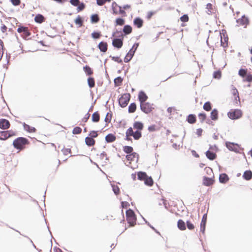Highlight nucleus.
<instances>
[{"label": "nucleus", "instance_id": "27", "mask_svg": "<svg viewBox=\"0 0 252 252\" xmlns=\"http://www.w3.org/2000/svg\"><path fill=\"white\" fill-rule=\"evenodd\" d=\"M132 28L130 25H125L123 28V32L125 34H129L132 32Z\"/></svg>", "mask_w": 252, "mask_h": 252}, {"label": "nucleus", "instance_id": "32", "mask_svg": "<svg viewBox=\"0 0 252 252\" xmlns=\"http://www.w3.org/2000/svg\"><path fill=\"white\" fill-rule=\"evenodd\" d=\"M210 117L214 121H216L218 119V111L217 109H214L212 111Z\"/></svg>", "mask_w": 252, "mask_h": 252}, {"label": "nucleus", "instance_id": "46", "mask_svg": "<svg viewBox=\"0 0 252 252\" xmlns=\"http://www.w3.org/2000/svg\"><path fill=\"white\" fill-rule=\"evenodd\" d=\"M116 25L123 26L125 24V20L122 18H117L115 21Z\"/></svg>", "mask_w": 252, "mask_h": 252}, {"label": "nucleus", "instance_id": "13", "mask_svg": "<svg viewBox=\"0 0 252 252\" xmlns=\"http://www.w3.org/2000/svg\"><path fill=\"white\" fill-rule=\"evenodd\" d=\"M139 155L135 152L126 155V158L131 163L132 161L137 162L138 160Z\"/></svg>", "mask_w": 252, "mask_h": 252}, {"label": "nucleus", "instance_id": "3", "mask_svg": "<svg viewBox=\"0 0 252 252\" xmlns=\"http://www.w3.org/2000/svg\"><path fill=\"white\" fill-rule=\"evenodd\" d=\"M238 74L243 78V82H252V73L249 72L247 69H240Z\"/></svg>", "mask_w": 252, "mask_h": 252}, {"label": "nucleus", "instance_id": "36", "mask_svg": "<svg viewBox=\"0 0 252 252\" xmlns=\"http://www.w3.org/2000/svg\"><path fill=\"white\" fill-rule=\"evenodd\" d=\"M123 151L125 153H126V154H130L133 152V149L132 147L131 146H125L124 147H123Z\"/></svg>", "mask_w": 252, "mask_h": 252}, {"label": "nucleus", "instance_id": "63", "mask_svg": "<svg viewBox=\"0 0 252 252\" xmlns=\"http://www.w3.org/2000/svg\"><path fill=\"white\" fill-rule=\"evenodd\" d=\"M78 6L77 11L78 12L83 10L85 8V4L83 3H79Z\"/></svg>", "mask_w": 252, "mask_h": 252}, {"label": "nucleus", "instance_id": "22", "mask_svg": "<svg viewBox=\"0 0 252 252\" xmlns=\"http://www.w3.org/2000/svg\"><path fill=\"white\" fill-rule=\"evenodd\" d=\"M133 24L138 28H140L143 25V21L140 18H136L134 19Z\"/></svg>", "mask_w": 252, "mask_h": 252}, {"label": "nucleus", "instance_id": "7", "mask_svg": "<svg viewBox=\"0 0 252 252\" xmlns=\"http://www.w3.org/2000/svg\"><path fill=\"white\" fill-rule=\"evenodd\" d=\"M228 117L232 120H236L240 118L242 116V112L239 109H231L228 113Z\"/></svg>", "mask_w": 252, "mask_h": 252}, {"label": "nucleus", "instance_id": "2", "mask_svg": "<svg viewBox=\"0 0 252 252\" xmlns=\"http://www.w3.org/2000/svg\"><path fill=\"white\" fill-rule=\"evenodd\" d=\"M138 179L143 181L145 185L148 186H152L154 181L151 177H149L145 172H139L137 173Z\"/></svg>", "mask_w": 252, "mask_h": 252}, {"label": "nucleus", "instance_id": "15", "mask_svg": "<svg viewBox=\"0 0 252 252\" xmlns=\"http://www.w3.org/2000/svg\"><path fill=\"white\" fill-rule=\"evenodd\" d=\"M10 124L9 122L6 119H0V128L3 129H8L10 127Z\"/></svg>", "mask_w": 252, "mask_h": 252}, {"label": "nucleus", "instance_id": "37", "mask_svg": "<svg viewBox=\"0 0 252 252\" xmlns=\"http://www.w3.org/2000/svg\"><path fill=\"white\" fill-rule=\"evenodd\" d=\"M24 127L26 130L29 132H34L36 130V129L34 127L31 126L27 124L24 125Z\"/></svg>", "mask_w": 252, "mask_h": 252}, {"label": "nucleus", "instance_id": "26", "mask_svg": "<svg viewBox=\"0 0 252 252\" xmlns=\"http://www.w3.org/2000/svg\"><path fill=\"white\" fill-rule=\"evenodd\" d=\"M116 139V136L113 134H108L105 137V140L108 143H111L115 141Z\"/></svg>", "mask_w": 252, "mask_h": 252}, {"label": "nucleus", "instance_id": "56", "mask_svg": "<svg viewBox=\"0 0 252 252\" xmlns=\"http://www.w3.org/2000/svg\"><path fill=\"white\" fill-rule=\"evenodd\" d=\"M206 9L208 10V11L212 13L213 10V6L211 3H208L206 5Z\"/></svg>", "mask_w": 252, "mask_h": 252}, {"label": "nucleus", "instance_id": "29", "mask_svg": "<svg viewBox=\"0 0 252 252\" xmlns=\"http://www.w3.org/2000/svg\"><path fill=\"white\" fill-rule=\"evenodd\" d=\"M206 156L210 160H214L216 159L217 155L215 153L210 151H207L206 153Z\"/></svg>", "mask_w": 252, "mask_h": 252}, {"label": "nucleus", "instance_id": "6", "mask_svg": "<svg viewBox=\"0 0 252 252\" xmlns=\"http://www.w3.org/2000/svg\"><path fill=\"white\" fill-rule=\"evenodd\" d=\"M130 94L129 93H126L122 95L119 99V103L122 107H125L127 106L130 98Z\"/></svg>", "mask_w": 252, "mask_h": 252}, {"label": "nucleus", "instance_id": "55", "mask_svg": "<svg viewBox=\"0 0 252 252\" xmlns=\"http://www.w3.org/2000/svg\"><path fill=\"white\" fill-rule=\"evenodd\" d=\"M226 145L227 148L230 150H233L234 147H235V145L233 143L230 142L226 143Z\"/></svg>", "mask_w": 252, "mask_h": 252}, {"label": "nucleus", "instance_id": "25", "mask_svg": "<svg viewBox=\"0 0 252 252\" xmlns=\"http://www.w3.org/2000/svg\"><path fill=\"white\" fill-rule=\"evenodd\" d=\"M100 120V115L98 111L93 113L92 116V120L94 123H97Z\"/></svg>", "mask_w": 252, "mask_h": 252}, {"label": "nucleus", "instance_id": "64", "mask_svg": "<svg viewBox=\"0 0 252 252\" xmlns=\"http://www.w3.org/2000/svg\"><path fill=\"white\" fill-rule=\"evenodd\" d=\"M90 117V114L87 113L82 119V122L86 123Z\"/></svg>", "mask_w": 252, "mask_h": 252}, {"label": "nucleus", "instance_id": "52", "mask_svg": "<svg viewBox=\"0 0 252 252\" xmlns=\"http://www.w3.org/2000/svg\"><path fill=\"white\" fill-rule=\"evenodd\" d=\"M113 190L114 192V193L118 195L120 193V189L117 186L113 185L112 186Z\"/></svg>", "mask_w": 252, "mask_h": 252}, {"label": "nucleus", "instance_id": "4", "mask_svg": "<svg viewBox=\"0 0 252 252\" xmlns=\"http://www.w3.org/2000/svg\"><path fill=\"white\" fill-rule=\"evenodd\" d=\"M126 220L130 226H133L136 224V217L134 212L131 209L126 211Z\"/></svg>", "mask_w": 252, "mask_h": 252}, {"label": "nucleus", "instance_id": "48", "mask_svg": "<svg viewBox=\"0 0 252 252\" xmlns=\"http://www.w3.org/2000/svg\"><path fill=\"white\" fill-rule=\"evenodd\" d=\"M199 119H200L201 123L203 122L205 119H206V114L203 113H200L198 115Z\"/></svg>", "mask_w": 252, "mask_h": 252}, {"label": "nucleus", "instance_id": "5", "mask_svg": "<svg viewBox=\"0 0 252 252\" xmlns=\"http://www.w3.org/2000/svg\"><path fill=\"white\" fill-rule=\"evenodd\" d=\"M132 128H133V130H135L134 132H136L138 134V137L140 139L142 137L141 131L144 128L143 123L141 122L135 121L133 123V127Z\"/></svg>", "mask_w": 252, "mask_h": 252}, {"label": "nucleus", "instance_id": "12", "mask_svg": "<svg viewBox=\"0 0 252 252\" xmlns=\"http://www.w3.org/2000/svg\"><path fill=\"white\" fill-rule=\"evenodd\" d=\"M138 46V44H134L132 48L129 50L128 53L126 55L124 58V62L125 63H128L132 58L134 53Z\"/></svg>", "mask_w": 252, "mask_h": 252}, {"label": "nucleus", "instance_id": "49", "mask_svg": "<svg viewBox=\"0 0 252 252\" xmlns=\"http://www.w3.org/2000/svg\"><path fill=\"white\" fill-rule=\"evenodd\" d=\"M111 118H112L111 114L109 113H108L106 114L105 118V122H106V123L107 124L109 123H110L111 120Z\"/></svg>", "mask_w": 252, "mask_h": 252}, {"label": "nucleus", "instance_id": "9", "mask_svg": "<svg viewBox=\"0 0 252 252\" xmlns=\"http://www.w3.org/2000/svg\"><path fill=\"white\" fill-rule=\"evenodd\" d=\"M131 136H132L135 140H138L139 138L138 137V134L134 132L133 128L131 127H129L126 132V138L127 141H131Z\"/></svg>", "mask_w": 252, "mask_h": 252}, {"label": "nucleus", "instance_id": "58", "mask_svg": "<svg viewBox=\"0 0 252 252\" xmlns=\"http://www.w3.org/2000/svg\"><path fill=\"white\" fill-rule=\"evenodd\" d=\"M111 0H96L97 4L99 5H102L107 1L110 2Z\"/></svg>", "mask_w": 252, "mask_h": 252}, {"label": "nucleus", "instance_id": "41", "mask_svg": "<svg viewBox=\"0 0 252 252\" xmlns=\"http://www.w3.org/2000/svg\"><path fill=\"white\" fill-rule=\"evenodd\" d=\"M74 22L75 23L80 27H82L83 25V20L80 16H78Z\"/></svg>", "mask_w": 252, "mask_h": 252}, {"label": "nucleus", "instance_id": "45", "mask_svg": "<svg viewBox=\"0 0 252 252\" xmlns=\"http://www.w3.org/2000/svg\"><path fill=\"white\" fill-rule=\"evenodd\" d=\"M148 129L150 132H154V131L158 130V128L156 125H153L150 126L148 127Z\"/></svg>", "mask_w": 252, "mask_h": 252}, {"label": "nucleus", "instance_id": "40", "mask_svg": "<svg viewBox=\"0 0 252 252\" xmlns=\"http://www.w3.org/2000/svg\"><path fill=\"white\" fill-rule=\"evenodd\" d=\"M123 79L121 77H118L114 79V83L115 86H120L122 85Z\"/></svg>", "mask_w": 252, "mask_h": 252}, {"label": "nucleus", "instance_id": "11", "mask_svg": "<svg viewBox=\"0 0 252 252\" xmlns=\"http://www.w3.org/2000/svg\"><path fill=\"white\" fill-rule=\"evenodd\" d=\"M17 32L21 33V36L23 38H26L31 35V32L28 27L20 26L17 29Z\"/></svg>", "mask_w": 252, "mask_h": 252}, {"label": "nucleus", "instance_id": "18", "mask_svg": "<svg viewBox=\"0 0 252 252\" xmlns=\"http://www.w3.org/2000/svg\"><path fill=\"white\" fill-rule=\"evenodd\" d=\"M207 221V215L204 214L202 217V220L200 223V231L204 233L205 230V225Z\"/></svg>", "mask_w": 252, "mask_h": 252}, {"label": "nucleus", "instance_id": "38", "mask_svg": "<svg viewBox=\"0 0 252 252\" xmlns=\"http://www.w3.org/2000/svg\"><path fill=\"white\" fill-rule=\"evenodd\" d=\"M99 21V17L96 14H93L91 17V21L92 23H96Z\"/></svg>", "mask_w": 252, "mask_h": 252}, {"label": "nucleus", "instance_id": "8", "mask_svg": "<svg viewBox=\"0 0 252 252\" xmlns=\"http://www.w3.org/2000/svg\"><path fill=\"white\" fill-rule=\"evenodd\" d=\"M236 23L238 26H242L244 28H246L250 24V21L249 18L244 15L236 20Z\"/></svg>", "mask_w": 252, "mask_h": 252}, {"label": "nucleus", "instance_id": "23", "mask_svg": "<svg viewBox=\"0 0 252 252\" xmlns=\"http://www.w3.org/2000/svg\"><path fill=\"white\" fill-rule=\"evenodd\" d=\"M243 177L246 180H250L252 178V172L251 170L246 171L243 175Z\"/></svg>", "mask_w": 252, "mask_h": 252}, {"label": "nucleus", "instance_id": "35", "mask_svg": "<svg viewBox=\"0 0 252 252\" xmlns=\"http://www.w3.org/2000/svg\"><path fill=\"white\" fill-rule=\"evenodd\" d=\"M136 104L135 103H131L128 106V112L132 113L135 112L136 110Z\"/></svg>", "mask_w": 252, "mask_h": 252}, {"label": "nucleus", "instance_id": "42", "mask_svg": "<svg viewBox=\"0 0 252 252\" xmlns=\"http://www.w3.org/2000/svg\"><path fill=\"white\" fill-rule=\"evenodd\" d=\"M88 83L91 88L94 87L95 86V81L94 78L92 77H89L88 79Z\"/></svg>", "mask_w": 252, "mask_h": 252}, {"label": "nucleus", "instance_id": "24", "mask_svg": "<svg viewBox=\"0 0 252 252\" xmlns=\"http://www.w3.org/2000/svg\"><path fill=\"white\" fill-rule=\"evenodd\" d=\"M188 122L190 124H194L196 121V118L194 114H189L187 119Z\"/></svg>", "mask_w": 252, "mask_h": 252}, {"label": "nucleus", "instance_id": "60", "mask_svg": "<svg viewBox=\"0 0 252 252\" xmlns=\"http://www.w3.org/2000/svg\"><path fill=\"white\" fill-rule=\"evenodd\" d=\"M122 8H123L122 7L120 6L119 11H118V14H121L123 16L125 17L126 16V12H125V11L124 10L122 9Z\"/></svg>", "mask_w": 252, "mask_h": 252}, {"label": "nucleus", "instance_id": "28", "mask_svg": "<svg viewBox=\"0 0 252 252\" xmlns=\"http://www.w3.org/2000/svg\"><path fill=\"white\" fill-rule=\"evenodd\" d=\"M214 183V180L210 178L204 177L203 178V184L206 186L212 185Z\"/></svg>", "mask_w": 252, "mask_h": 252}, {"label": "nucleus", "instance_id": "19", "mask_svg": "<svg viewBox=\"0 0 252 252\" xmlns=\"http://www.w3.org/2000/svg\"><path fill=\"white\" fill-rule=\"evenodd\" d=\"M107 43L106 42L103 41L100 42L98 45V48L100 50V51L104 53L107 51Z\"/></svg>", "mask_w": 252, "mask_h": 252}, {"label": "nucleus", "instance_id": "59", "mask_svg": "<svg viewBox=\"0 0 252 252\" xmlns=\"http://www.w3.org/2000/svg\"><path fill=\"white\" fill-rule=\"evenodd\" d=\"M156 12L155 11H149L146 15V18L148 20H150L152 17L155 14Z\"/></svg>", "mask_w": 252, "mask_h": 252}, {"label": "nucleus", "instance_id": "61", "mask_svg": "<svg viewBox=\"0 0 252 252\" xmlns=\"http://www.w3.org/2000/svg\"><path fill=\"white\" fill-rule=\"evenodd\" d=\"M10 1L14 6H18L21 3V0H10Z\"/></svg>", "mask_w": 252, "mask_h": 252}, {"label": "nucleus", "instance_id": "43", "mask_svg": "<svg viewBox=\"0 0 252 252\" xmlns=\"http://www.w3.org/2000/svg\"><path fill=\"white\" fill-rule=\"evenodd\" d=\"M203 109L207 111H210L212 109L211 103L209 101L205 102L203 105Z\"/></svg>", "mask_w": 252, "mask_h": 252}, {"label": "nucleus", "instance_id": "44", "mask_svg": "<svg viewBox=\"0 0 252 252\" xmlns=\"http://www.w3.org/2000/svg\"><path fill=\"white\" fill-rule=\"evenodd\" d=\"M82 132V129L81 127L79 126L75 127L72 130V133L73 134H80Z\"/></svg>", "mask_w": 252, "mask_h": 252}, {"label": "nucleus", "instance_id": "30", "mask_svg": "<svg viewBox=\"0 0 252 252\" xmlns=\"http://www.w3.org/2000/svg\"><path fill=\"white\" fill-rule=\"evenodd\" d=\"M119 5H118L115 2H113L112 3V8L113 10V14L115 15L118 14V11L120 8Z\"/></svg>", "mask_w": 252, "mask_h": 252}, {"label": "nucleus", "instance_id": "14", "mask_svg": "<svg viewBox=\"0 0 252 252\" xmlns=\"http://www.w3.org/2000/svg\"><path fill=\"white\" fill-rule=\"evenodd\" d=\"M221 46L223 47H226L228 45V38L226 33H222L220 34Z\"/></svg>", "mask_w": 252, "mask_h": 252}, {"label": "nucleus", "instance_id": "51", "mask_svg": "<svg viewBox=\"0 0 252 252\" xmlns=\"http://www.w3.org/2000/svg\"><path fill=\"white\" fill-rule=\"evenodd\" d=\"M92 37L94 39L99 38L101 36L100 32H94L92 33Z\"/></svg>", "mask_w": 252, "mask_h": 252}, {"label": "nucleus", "instance_id": "31", "mask_svg": "<svg viewBox=\"0 0 252 252\" xmlns=\"http://www.w3.org/2000/svg\"><path fill=\"white\" fill-rule=\"evenodd\" d=\"M34 21L38 23H42L45 21L44 17L41 14H37L34 18Z\"/></svg>", "mask_w": 252, "mask_h": 252}, {"label": "nucleus", "instance_id": "50", "mask_svg": "<svg viewBox=\"0 0 252 252\" xmlns=\"http://www.w3.org/2000/svg\"><path fill=\"white\" fill-rule=\"evenodd\" d=\"M89 136L90 137H92V138L94 139V138L97 137V136H98L97 131H94V130L91 131L90 132V133L89 134Z\"/></svg>", "mask_w": 252, "mask_h": 252}, {"label": "nucleus", "instance_id": "1", "mask_svg": "<svg viewBox=\"0 0 252 252\" xmlns=\"http://www.w3.org/2000/svg\"><path fill=\"white\" fill-rule=\"evenodd\" d=\"M29 144L30 142L28 139L22 137L17 138L13 142L14 147L19 151L24 150L26 148V145Z\"/></svg>", "mask_w": 252, "mask_h": 252}, {"label": "nucleus", "instance_id": "34", "mask_svg": "<svg viewBox=\"0 0 252 252\" xmlns=\"http://www.w3.org/2000/svg\"><path fill=\"white\" fill-rule=\"evenodd\" d=\"M10 137V135L8 134L7 131H3L0 132V140H6Z\"/></svg>", "mask_w": 252, "mask_h": 252}, {"label": "nucleus", "instance_id": "62", "mask_svg": "<svg viewBox=\"0 0 252 252\" xmlns=\"http://www.w3.org/2000/svg\"><path fill=\"white\" fill-rule=\"evenodd\" d=\"M71 4L74 6H78L80 3L79 0H70Z\"/></svg>", "mask_w": 252, "mask_h": 252}, {"label": "nucleus", "instance_id": "17", "mask_svg": "<svg viewBox=\"0 0 252 252\" xmlns=\"http://www.w3.org/2000/svg\"><path fill=\"white\" fill-rule=\"evenodd\" d=\"M138 99L140 104H142V103L145 102L148 99V96L144 92L141 91L138 94Z\"/></svg>", "mask_w": 252, "mask_h": 252}, {"label": "nucleus", "instance_id": "10", "mask_svg": "<svg viewBox=\"0 0 252 252\" xmlns=\"http://www.w3.org/2000/svg\"><path fill=\"white\" fill-rule=\"evenodd\" d=\"M141 110L146 114H149L154 109L153 105L149 102H144L140 104Z\"/></svg>", "mask_w": 252, "mask_h": 252}, {"label": "nucleus", "instance_id": "53", "mask_svg": "<svg viewBox=\"0 0 252 252\" xmlns=\"http://www.w3.org/2000/svg\"><path fill=\"white\" fill-rule=\"evenodd\" d=\"M180 20L182 22H187L189 20V18L187 14H185L180 18Z\"/></svg>", "mask_w": 252, "mask_h": 252}, {"label": "nucleus", "instance_id": "57", "mask_svg": "<svg viewBox=\"0 0 252 252\" xmlns=\"http://www.w3.org/2000/svg\"><path fill=\"white\" fill-rule=\"evenodd\" d=\"M213 77L215 78L220 79L221 77V72H220V71H217L214 72V73L213 74Z\"/></svg>", "mask_w": 252, "mask_h": 252}, {"label": "nucleus", "instance_id": "20", "mask_svg": "<svg viewBox=\"0 0 252 252\" xmlns=\"http://www.w3.org/2000/svg\"><path fill=\"white\" fill-rule=\"evenodd\" d=\"M85 143L88 146H93L95 145V141L89 136L85 138Z\"/></svg>", "mask_w": 252, "mask_h": 252}, {"label": "nucleus", "instance_id": "33", "mask_svg": "<svg viewBox=\"0 0 252 252\" xmlns=\"http://www.w3.org/2000/svg\"><path fill=\"white\" fill-rule=\"evenodd\" d=\"M178 227L181 230H185L186 229V224L185 222L182 220H179L178 221Z\"/></svg>", "mask_w": 252, "mask_h": 252}, {"label": "nucleus", "instance_id": "39", "mask_svg": "<svg viewBox=\"0 0 252 252\" xmlns=\"http://www.w3.org/2000/svg\"><path fill=\"white\" fill-rule=\"evenodd\" d=\"M83 69L85 71V72L88 75H91L93 73V71L91 68L88 66L86 65L83 67Z\"/></svg>", "mask_w": 252, "mask_h": 252}, {"label": "nucleus", "instance_id": "21", "mask_svg": "<svg viewBox=\"0 0 252 252\" xmlns=\"http://www.w3.org/2000/svg\"><path fill=\"white\" fill-rule=\"evenodd\" d=\"M229 180V177L225 173L220 174L219 177V181L221 183H226Z\"/></svg>", "mask_w": 252, "mask_h": 252}, {"label": "nucleus", "instance_id": "47", "mask_svg": "<svg viewBox=\"0 0 252 252\" xmlns=\"http://www.w3.org/2000/svg\"><path fill=\"white\" fill-rule=\"evenodd\" d=\"M187 228L190 230H192L194 229L195 227L194 224L189 220L187 221Z\"/></svg>", "mask_w": 252, "mask_h": 252}, {"label": "nucleus", "instance_id": "54", "mask_svg": "<svg viewBox=\"0 0 252 252\" xmlns=\"http://www.w3.org/2000/svg\"><path fill=\"white\" fill-rule=\"evenodd\" d=\"M62 151L64 155L71 154V149L69 148H64L62 150Z\"/></svg>", "mask_w": 252, "mask_h": 252}, {"label": "nucleus", "instance_id": "16", "mask_svg": "<svg viewBox=\"0 0 252 252\" xmlns=\"http://www.w3.org/2000/svg\"><path fill=\"white\" fill-rule=\"evenodd\" d=\"M112 45L116 48H121L123 45V40L121 39L115 38L112 41Z\"/></svg>", "mask_w": 252, "mask_h": 252}]
</instances>
